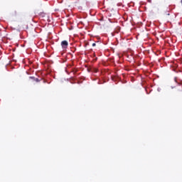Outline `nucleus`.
I'll return each instance as SVG.
<instances>
[{
    "instance_id": "f257e3e1",
    "label": "nucleus",
    "mask_w": 182,
    "mask_h": 182,
    "mask_svg": "<svg viewBox=\"0 0 182 182\" xmlns=\"http://www.w3.org/2000/svg\"><path fill=\"white\" fill-rule=\"evenodd\" d=\"M61 46L63 49H68V46H69V43L67 41H63L61 42Z\"/></svg>"
},
{
    "instance_id": "39448f33",
    "label": "nucleus",
    "mask_w": 182,
    "mask_h": 182,
    "mask_svg": "<svg viewBox=\"0 0 182 182\" xmlns=\"http://www.w3.org/2000/svg\"><path fill=\"white\" fill-rule=\"evenodd\" d=\"M95 72H97V70H95Z\"/></svg>"
},
{
    "instance_id": "f03ea898",
    "label": "nucleus",
    "mask_w": 182,
    "mask_h": 182,
    "mask_svg": "<svg viewBox=\"0 0 182 182\" xmlns=\"http://www.w3.org/2000/svg\"><path fill=\"white\" fill-rule=\"evenodd\" d=\"M29 79H32V80H36L35 77H29Z\"/></svg>"
},
{
    "instance_id": "20e7f679",
    "label": "nucleus",
    "mask_w": 182,
    "mask_h": 182,
    "mask_svg": "<svg viewBox=\"0 0 182 182\" xmlns=\"http://www.w3.org/2000/svg\"><path fill=\"white\" fill-rule=\"evenodd\" d=\"M36 82H39V79H38V78H36V80H35Z\"/></svg>"
},
{
    "instance_id": "7ed1b4c3",
    "label": "nucleus",
    "mask_w": 182,
    "mask_h": 182,
    "mask_svg": "<svg viewBox=\"0 0 182 182\" xmlns=\"http://www.w3.org/2000/svg\"><path fill=\"white\" fill-rule=\"evenodd\" d=\"M93 47L96 46V43H92V45Z\"/></svg>"
}]
</instances>
